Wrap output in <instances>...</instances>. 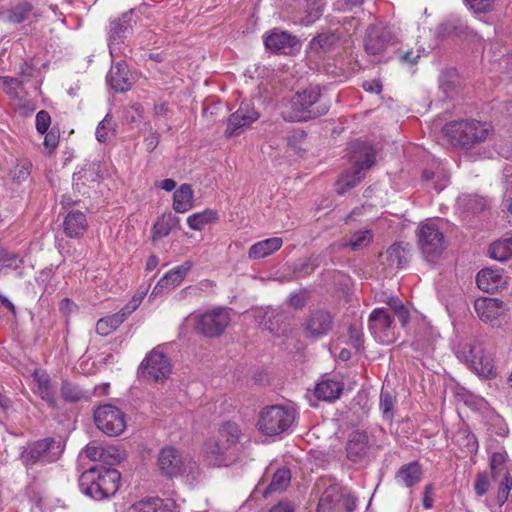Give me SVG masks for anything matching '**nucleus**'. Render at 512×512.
Here are the masks:
<instances>
[{
	"instance_id": "nucleus-6",
	"label": "nucleus",
	"mask_w": 512,
	"mask_h": 512,
	"mask_svg": "<svg viewBox=\"0 0 512 512\" xmlns=\"http://www.w3.org/2000/svg\"><path fill=\"white\" fill-rule=\"evenodd\" d=\"M295 410L285 405H270L259 412L257 428L266 436H277L286 432L294 423Z\"/></svg>"
},
{
	"instance_id": "nucleus-36",
	"label": "nucleus",
	"mask_w": 512,
	"mask_h": 512,
	"mask_svg": "<svg viewBox=\"0 0 512 512\" xmlns=\"http://www.w3.org/2000/svg\"><path fill=\"white\" fill-rule=\"evenodd\" d=\"M33 7L28 2H21L2 13L3 19L12 24L24 22L30 16Z\"/></svg>"
},
{
	"instance_id": "nucleus-24",
	"label": "nucleus",
	"mask_w": 512,
	"mask_h": 512,
	"mask_svg": "<svg viewBox=\"0 0 512 512\" xmlns=\"http://www.w3.org/2000/svg\"><path fill=\"white\" fill-rule=\"evenodd\" d=\"M107 82L116 92H125L131 88L132 77L129 75L125 61L120 60L112 65L107 74Z\"/></svg>"
},
{
	"instance_id": "nucleus-37",
	"label": "nucleus",
	"mask_w": 512,
	"mask_h": 512,
	"mask_svg": "<svg viewBox=\"0 0 512 512\" xmlns=\"http://www.w3.org/2000/svg\"><path fill=\"white\" fill-rule=\"evenodd\" d=\"M489 255L492 259L504 262L512 257V237L493 242L489 247Z\"/></svg>"
},
{
	"instance_id": "nucleus-56",
	"label": "nucleus",
	"mask_w": 512,
	"mask_h": 512,
	"mask_svg": "<svg viewBox=\"0 0 512 512\" xmlns=\"http://www.w3.org/2000/svg\"><path fill=\"white\" fill-rule=\"evenodd\" d=\"M317 266L318 263L311 258L301 259L294 264V272L300 275H306L311 273Z\"/></svg>"
},
{
	"instance_id": "nucleus-64",
	"label": "nucleus",
	"mask_w": 512,
	"mask_h": 512,
	"mask_svg": "<svg viewBox=\"0 0 512 512\" xmlns=\"http://www.w3.org/2000/svg\"><path fill=\"white\" fill-rule=\"evenodd\" d=\"M152 509V498H149L132 504L125 512H152Z\"/></svg>"
},
{
	"instance_id": "nucleus-32",
	"label": "nucleus",
	"mask_w": 512,
	"mask_h": 512,
	"mask_svg": "<svg viewBox=\"0 0 512 512\" xmlns=\"http://www.w3.org/2000/svg\"><path fill=\"white\" fill-rule=\"evenodd\" d=\"M422 470L418 462L403 465L396 473L398 483L407 488L414 486L421 480Z\"/></svg>"
},
{
	"instance_id": "nucleus-62",
	"label": "nucleus",
	"mask_w": 512,
	"mask_h": 512,
	"mask_svg": "<svg viewBox=\"0 0 512 512\" xmlns=\"http://www.w3.org/2000/svg\"><path fill=\"white\" fill-rule=\"evenodd\" d=\"M458 24L454 23H444L441 24L439 27V32L443 36H453V35H459L462 32L463 26L459 21H457Z\"/></svg>"
},
{
	"instance_id": "nucleus-12",
	"label": "nucleus",
	"mask_w": 512,
	"mask_h": 512,
	"mask_svg": "<svg viewBox=\"0 0 512 512\" xmlns=\"http://www.w3.org/2000/svg\"><path fill=\"white\" fill-rule=\"evenodd\" d=\"M368 327L374 339L384 345L393 343L397 338V328L386 308H375L369 315Z\"/></svg>"
},
{
	"instance_id": "nucleus-48",
	"label": "nucleus",
	"mask_w": 512,
	"mask_h": 512,
	"mask_svg": "<svg viewBox=\"0 0 512 512\" xmlns=\"http://www.w3.org/2000/svg\"><path fill=\"white\" fill-rule=\"evenodd\" d=\"M147 289H142L135 293L133 297L128 301V303L119 311L117 312L119 315L122 316L123 320L132 314L142 303L144 297L147 294Z\"/></svg>"
},
{
	"instance_id": "nucleus-4",
	"label": "nucleus",
	"mask_w": 512,
	"mask_h": 512,
	"mask_svg": "<svg viewBox=\"0 0 512 512\" xmlns=\"http://www.w3.org/2000/svg\"><path fill=\"white\" fill-rule=\"evenodd\" d=\"M241 429L234 422H225L219 428L217 439H210L204 444L206 454L214 456L218 464L232 460L239 451Z\"/></svg>"
},
{
	"instance_id": "nucleus-52",
	"label": "nucleus",
	"mask_w": 512,
	"mask_h": 512,
	"mask_svg": "<svg viewBox=\"0 0 512 512\" xmlns=\"http://www.w3.org/2000/svg\"><path fill=\"white\" fill-rule=\"evenodd\" d=\"M456 78L457 74L455 69H447L443 71L440 75V88L443 89L444 93L447 94L448 96L450 90L456 83Z\"/></svg>"
},
{
	"instance_id": "nucleus-34",
	"label": "nucleus",
	"mask_w": 512,
	"mask_h": 512,
	"mask_svg": "<svg viewBox=\"0 0 512 512\" xmlns=\"http://www.w3.org/2000/svg\"><path fill=\"white\" fill-rule=\"evenodd\" d=\"M218 212L207 208L203 211L193 213L187 218V225L194 231H201L205 226L218 221Z\"/></svg>"
},
{
	"instance_id": "nucleus-19",
	"label": "nucleus",
	"mask_w": 512,
	"mask_h": 512,
	"mask_svg": "<svg viewBox=\"0 0 512 512\" xmlns=\"http://www.w3.org/2000/svg\"><path fill=\"white\" fill-rule=\"evenodd\" d=\"M508 306L502 300L490 297H480L474 302V310L481 321L494 323L508 311Z\"/></svg>"
},
{
	"instance_id": "nucleus-10",
	"label": "nucleus",
	"mask_w": 512,
	"mask_h": 512,
	"mask_svg": "<svg viewBox=\"0 0 512 512\" xmlns=\"http://www.w3.org/2000/svg\"><path fill=\"white\" fill-rule=\"evenodd\" d=\"M191 320L198 333L207 337H217L224 332L231 318L227 309L215 308L192 315Z\"/></svg>"
},
{
	"instance_id": "nucleus-53",
	"label": "nucleus",
	"mask_w": 512,
	"mask_h": 512,
	"mask_svg": "<svg viewBox=\"0 0 512 512\" xmlns=\"http://www.w3.org/2000/svg\"><path fill=\"white\" fill-rule=\"evenodd\" d=\"M152 512H178L177 505L172 499L152 498Z\"/></svg>"
},
{
	"instance_id": "nucleus-55",
	"label": "nucleus",
	"mask_w": 512,
	"mask_h": 512,
	"mask_svg": "<svg viewBox=\"0 0 512 512\" xmlns=\"http://www.w3.org/2000/svg\"><path fill=\"white\" fill-rule=\"evenodd\" d=\"M387 257L392 265L396 264L398 267L401 266L404 258V249L402 248L401 244H392L387 249Z\"/></svg>"
},
{
	"instance_id": "nucleus-21",
	"label": "nucleus",
	"mask_w": 512,
	"mask_h": 512,
	"mask_svg": "<svg viewBox=\"0 0 512 512\" xmlns=\"http://www.w3.org/2000/svg\"><path fill=\"white\" fill-rule=\"evenodd\" d=\"M264 44L266 49L286 55L292 54L300 47L299 41L295 36L277 29L271 31V33L264 38Z\"/></svg>"
},
{
	"instance_id": "nucleus-50",
	"label": "nucleus",
	"mask_w": 512,
	"mask_h": 512,
	"mask_svg": "<svg viewBox=\"0 0 512 512\" xmlns=\"http://www.w3.org/2000/svg\"><path fill=\"white\" fill-rule=\"evenodd\" d=\"M324 5L320 0L314 1L307 5L306 16L303 19L305 25L314 23L323 13Z\"/></svg>"
},
{
	"instance_id": "nucleus-27",
	"label": "nucleus",
	"mask_w": 512,
	"mask_h": 512,
	"mask_svg": "<svg viewBox=\"0 0 512 512\" xmlns=\"http://www.w3.org/2000/svg\"><path fill=\"white\" fill-rule=\"evenodd\" d=\"M368 450V436L364 431L354 430L348 437L346 446L347 457L357 462L361 460Z\"/></svg>"
},
{
	"instance_id": "nucleus-14",
	"label": "nucleus",
	"mask_w": 512,
	"mask_h": 512,
	"mask_svg": "<svg viewBox=\"0 0 512 512\" xmlns=\"http://www.w3.org/2000/svg\"><path fill=\"white\" fill-rule=\"evenodd\" d=\"M132 18L133 13L127 12L110 24L108 45L113 60L120 56L127 57L128 53L131 52L125 45V38L132 28Z\"/></svg>"
},
{
	"instance_id": "nucleus-61",
	"label": "nucleus",
	"mask_w": 512,
	"mask_h": 512,
	"mask_svg": "<svg viewBox=\"0 0 512 512\" xmlns=\"http://www.w3.org/2000/svg\"><path fill=\"white\" fill-rule=\"evenodd\" d=\"M465 2L475 13H483L492 8L494 0H465Z\"/></svg>"
},
{
	"instance_id": "nucleus-3",
	"label": "nucleus",
	"mask_w": 512,
	"mask_h": 512,
	"mask_svg": "<svg viewBox=\"0 0 512 512\" xmlns=\"http://www.w3.org/2000/svg\"><path fill=\"white\" fill-rule=\"evenodd\" d=\"M350 160L354 162L351 171L345 172L337 182V193L343 195L360 183L365 173L375 162L374 149L365 142L356 141L350 145Z\"/></svg>"
},
{
	"instance_id": "nucleus-28",
	"label": "nucleus",
	"mask_w": 512,
	"mask_h": 512,
	"mask_svg": "<svg viewBox=\"0 0 512 512\" xmlns=\"http://www.w3.org/2000/svg\"><path fill=\"white\" fill-rule=\"evenodd\" d=\"M283 245V240L280 237H271L259 241L253 244L249 251L248 257L251 260H259L266 258L276 251H278Z\"/></svg>"
},
{
	"instance_id": "nucleus-59",
	"label": "nucleus",
	"mask_w": 512,
	"mask_h": 512,
	"mask_svg": "<svg viewBox=\"0 0 512 512\" xmlns=\"http://www.w3.org/2000/svg\"><path fill=\"white\" fill-rule=\"evenodd\" d=\"M439 178V180H437L433 186V188L439 193L440 191H442L444 189V187L447 185L448 183V177L445 175V174H442L441 176L438 175L437 173L435 172H431V171H428V170H425L423 172V178L426 180V181H430V180H435V178Z\"/></svg>"
},
{
	"instance_id": "nucleus-11",
	"label": "nucleus",
	"mask_w": 512,
	"mask_h": 512,
	"mask_svg": "<svg viewBox=\"0 0 512 512\" xmlns=\"http://www.w3.org/2000/svg\"><path fill=\"white\" fill-rule=\"evenodd\" d=\"M457 357L464 361L475 373L483 378L495 376L494 364L490 355L485 354L480 346L469 343L460 345Z\"/></svg>"
},
{
	"instance_id": "nucleus-30",
	"label": "nucleus",
	"mask_w": 512,
	"mask_h": 512,
	"mask_svg": "<svg viewBox=\"0 0 512 512\" xmlns=\"http://www.w3.org/2000/svg\"><path fill=\"white\" fill-rule=\"evenodd\" d=\"M33 379L36 383V393L44 400L50 407L56 406L55 393L52 388L49 376L40 371L33 373Z\"/></svg>"
},
{
	"instance_id": "nucleus-38",
	"label": "nucleus",
	"mask_w": 512,
	"mask_h": 512,
	"mask_svg": "<svg viewBox=\"0 0 512 512\" xmlns=\"http://www.w3.org/2000/svg\"><path fill=\"white\" fill-rule=\"evenodd\" d=\"M23 259L19 255L8 251L0 243V276L7 274L8 269H19Z\"/></svg>"
},
{
	"instance_id": "nucleus-41",
	"label": "nucleus",
	"mask_w": 512,
	"mask_h": 512,
	"mask_svg": "<svg viewBox=\"0 0 512 512\" xmlns=\"http://www.w3.org/2000/svg\"><path fill=\"white\" fill-rule=\"evenodd\" d=\"M24 82L17 77H0V86L11 99H20Z\"/></svg>"
},
{
	"instance_id": "nucleus-40",
	"label": "nucleus",
	"mask_w": 512,
	"mask_h": 512,
	"mask_svg": "<svg viewBox=\"0 0 512 512\" xmlns=\"http://www.w3.org/2000/svg\"><path fill=\"white\" fill-rule=\"evenodd\" d=\"M124 322L121 315L115 313L99 319L96 323V333L100 336H108Z\"/></svg>"
},
{
	"instance_id": "nucleus-7",
	"label": "nucleus",
	"mask_w": 512,
	"mask_h": 512,
	"mask_svg": "<svg viewBox=\"0 0 512 512\" xmlns=\"http://www.w3.org/2000/svg\"><path fill=\"white\" fill-rule=\"evenodd\" d=\"M419 248L425 259L434 262L446 249V240L438 223L433 219L423 221L417 231Z\"/></svg>"
},
{
	"instance_id": "nucleus-57",
	"label": "nucleus",
	"mask_w": 512,
	"mask_h": 512,
	"mask_svg": "<svg viewBox=\"0 0 512 512\" xmlns=\"http://www.w3.org/2000/svg\"><path fill=\"white\" fill-rule=\"evenodd\" d=\"M512 489V477L509 475H505L503 480L501 481L498 489L497 501L500 504H503L508 499V495L510 490Z\"/></svg>"
},
{
	"instance_id": "nucleus-9",
	"label": "nucleus",
	"mask_w": 512,
	"mask_h": 512,
	"mask_svg": "<svg viewBox=\"0 0 512 512\" xmlns=\"http://www.w3.org/2000/svg\"><path fill=\"white\" fill-rule=\"evenodd\" d=\"M158 467L163 475L169 478L190 476L196 469V462L183 457L174 447H164L159 452Z\"/></svg>"
},
{
	"instance_id": "nucleus-17",
	"label": "nucleus",
	"mask_w": 512,
	"mask_h": 512,
	"mask_svg": "<svg viewBox=\"0 0 512 512\" xmlns=\"http://www.w3.org/2000/svg\"><path fill=\"white\" fill-rule=\"evenodd\" d=\"M476 283L480 290L496 293L507 287L509 276L502 268H483L476 275Z\"/></svg>"
},
{
	"instance_id": "nucleus-54",
	"label": "nucleus",
	"mask_w": 512,
	"mask_h": 512,
	"mask_svg": "<svg viewBox=\"0 0 512 512\" xmlns=\"http://www.w3.org/2000/svg\"><path fill=\"white\" fill-rule=\"evenodd\" d=\"M111 133V117L107 114L96 128V139L104 143L109 139Z\"/></svg>"
},
{
	"instance_id": "nucleus-2",
	"label": "nucleus",
	"mask_w": 512,
	"mask_h": 512,
	"mask_svg": "<svg viewBox=\"0 0 512 512\" xmlns=\"http://www.w3.org/2000/svg\"><path fill=\"white\" fill-rule=\"evenodd\" d=\"M328 109V105L321 100L320 87L311 85L292 97L290 112L285 115V119L307 121L326 114Z\"/></svg>"
},
{
	"instance_id": "nucleus-20",
	"label": "nucleus",
	"mask_w": 512,
	"mask_h": 512,
	"mask_svg": "<svg viewBox=\"0 0 512 512\" xmlns=\"http://www.w3.org/2000/svg\"><path fill=\"white\" fill-rule=\"evenodd\" d=\"M339 488L336 486L327 489L321 496L318 504V512H326V510L332 509L337 504L342 503L346 511L351 512L355 510L356 498L349 491H343L339 494Z\"/></svg>"
},
{
	"instance_id": "nucleus-45",
	"label": "nucleus",
	"mask_w": 512,
	"mask_h": 512,
	"mask_svg": "<svg viewBox=\"0 0 512 512\" xmlns=\"http://www.w3.org/2000/svg\"><path fill=\"white\" fill-rule=\"evenodd\" d=\"M61 396L66 402H78L85 397L84 391L76 384L64 381L61 386Z\"/></svg>"
},
{
	"instance_id": "nucleus-43",
	"label": "nucleus",
	"mask_w": 512,
	"mask_h": 512,
	"mask_svg": "<svg viewBox=\"0 0 512 512\" xmlns=\"http://www.w3.org/2000/svg\"><path fill=\"white\" fill-rule=\"evenodd\" d=\"M101 451V462L110 466L120 463L125 457L124 452L114 445L102 444Z\"/></svg>"
},
{
	"instance_id": "nucleus-63",
	"label": "nucleus",
	"mask_w": 512,
	"mask_h": 512,
	"mask_svg": "<svg viewBox=\"0 0 512 512\" xmlns=\"http://www.w3.org/2000/svg\"><path fill=\"white\" fill-rule=\"evenodd\" d=\"M489 489V480L486 474H479L477 476L474 490L477 496L481 497L487 493Z\"/></svg>"
},
{
	"instance_id": "nucleus-8",
	"label": "nucleus",
	"mask_w": 512,
	"mask_h": 512,
	"mask_svg": "<svg viewBox=\"0 0 512 512\" xmlns=\"http://www.w3.org/2000/svg\"><path fill=\"white\" fill-rule=\"evenodd\" d=\"M63 449L61 442L48 437L29 443L21 453V460L26 466L52 463L59 459Z\"/></svg>"
},
{
	"instance_id": "nucleus-15",
	"label": "nucleus",
	"mask_w": 512,
	"mask_h": 512,
	"mask_svg": "<svg viewBox=\"0 0 512 512\" xmlns=\"http://www.w3.org/2000/svg\"><path fill=\"white\" fill-rule=\"evenodd\" d=\"M140 372L148 381L163 382L170 376L172 365L168 357L159 348H155L142 361Z\"/></svg>"
},
{
	"instance_id": "nucleus-18",
	"label": "nucleus",
	"mask_w": 512,
	"mask_h": 512,
	"mask_svg": "<svg viewBox=\"0 0 512 512\" xmlns=\"http://www.w3.org/2000/svg\"><path fill=\"white\" fill-rule=\"evenodd\" d=\"M193 265L192 261L187 260L166 272L153 288L150 298L157 297L179 286L188 272L193 268Z\"/></svg>"
},
{
	"instance_id": "nucleus-16",
	"label": "nucleus",
	"mask_w": 512,
	"mask_h": 512,
	"mask_svg": "<svg viewBox=\"0 0 512 512\" xmlns=\"http://www.w3.org/2000/svg\"><path fill=\"white\" fill-rule=\"evenodd\" d=\"M258 118L259 113L255 110L253 103L243 101L239 108L229 116L224 135L227 138L237 136L241 134L245 128L257 121Z\"/></svg>"
},
{
	"instance_id": "nucleus-13",
	"label": "nucleus",
	"mask_w": 512,
	"mask_h": 512,
	"mask_svg": "<svg viewBox=\"0 0 512 512\" xmlns=\"http://www.w3.org/2000/svg\"><path fill=\"white\" fill-rule=\"evenodd\" d=\"M94 421L98 429L108 436H118L126 428L124 412L111 404L99 406L94 412Z\"/></svg>"
},
{
	"instance_id": "nucleus-47",
	"label": "nucleus",
	"mask_w": 512,
	"mask_h": 512,
	"mask_svg": "<svg viewBox=\"0 0 512 512\" xmlns=\"http://www.w3.org/2000/svg\"><path fill=\"white\" fill-rule=\"evenodd\" d=\"M386 303L393 310L402 326H406L410 320V313L402 301L398 297H389Z\"/></svg>"
},
{
	"instance_id": "nucleus-35",
	"label": "nucleus",
	"mask_w": 512,
	"mask_h": 512,
	"mask_svg": "<svg viewBox=\"0 0 512 512\" xmlns=\"http://www.w3.org/2000/svg\"><path fill=\"white\" fill-rule=\"evenodd\" d=\"M437 337L438 334L432 328L425 327L422 331L417 332L412 346L416 351L430 354L434 350Z\"/></svg>"
},
{
	"instance_id": "nucleus-42",
	"label": "nucleus",
	"mask_w": 512,
	"mask_h": 512,
	"mask_svg": "<svg viewBox=\"0 0 512 512\" xmlns=\"http://www.w3.org/2000/svg\"><path fill=\"white\" fill-rule=\"evenodd\" d=\"M340 41V37L336 33H322L311 41L313 48H320L323 51H330L334 49Z\"/></svg>"
},
{
	"instance_id": "nucleus-39",
	"label": "nucleus",
	"mask_w": 512,
	"mask_h": 512,
	"mask_svg": "<svg viewBox=\"0 0 512 512\" xmlns=\"http://www.w3.org/2000/svg\"><path fill=\"white\" fill-rule=\"evenodd\" d=\"M291 480V473L286 468L278 469L272 478V481L270 485L268 486L267 490L264 492V496H268L269 494H272L274 492H282L284 491L287 486L289 485Z\"/></svg>"
},
{
	"instance_id": "nucleus-22",
	"label": "nucleus",
	"mask_w": 512,
	"mask_h": 512,
	"mask_svg": "<svg viewBox=\"0 0 512 512\" xmlns=\"http://www.w3.org/2000/svg\"><path fill=\"white\" fill-rule=\"evenodd\" d=\"M333 326V319L329 312L318 310L308 317L304 329L307 337L319 338L329 333Z\"/></svg>"
},
{
	"instance_id": "nucleus-5",
	"label": "nucleus",
	"mask_w": 512,
	"mask_h": 512,
	"mask_svg": "<svg viewBox=\"0 0 512 512\" xmlns=\"http://www.w3.org/2000/svg\"><path fill=\"white\" fill-rule=\"evenodd\" d=\"M445 133L455 144L471 147L488 139L492 127L486 122L465 119L448 123L445 126Z\"/></svg>"
},
{
	"instance_id": "nucleus-44",
	"label": "nucleus",
	"mask_w": 512,
	"mask_h": 512,
	"mask_svg": "<svg viewBox=\"0 0 512 512\" xmlns=\"http://www.w3.org/2000/svg\"><path fill=\"white\" fill-rule=\"evenodd\" d=\"M395 397L390 391L383 390L380 394L379 408L382 413V417L391 422L393 420V408H394Z\"/></svg>"
},
{
	"instance_id": "nucleus-60",
	"label": "nucleus",
	"mask_w": 512,
	"mask_h": 512,
	"mask_svg": "<svg viewBox=\"0 0 512 512\" xmlns=\"http://www.w3.org/2000/svg\"><path fill=\"white\" fill-rule=\"evenodd\" d=\"M101 447L102 444H98L96 442H90L88 443L83 452L87 458H89L92 461H99L101 462Z\"/></svg>"
},
{
	"instance_id": "nucleus-46",
	"label": "nucleus",
	"mask_w": 512,
	"mask_h": 512,
	"mask_svg": "<svg viewBox=\"0 0 512 512\" xmlns=\"http://www.w3.org/2000/svg\"><path fill=\"white\" fill-rule=\"evenodd\" d=\"M32 164L27 159L19 160L10 171V177L13 181L21 183L28 179L31 173Z\"/></svg>"
},
{
	"instance_id": "nucleus-29",
	"label": "nucleus",
	"mask_w": 512,
	"mask_h": 512,
	"mask_svg": "<svg viewBox=\"0 0 512 512\" xmlns=\"http://www.w3.org/2000/svg\"><path fill=\"white\" fill-rule=\"evenodd\" d=\"M194 207V192L189 184H182L173 194V209L177 213H186Z\"/></svg>"
},
{
	"instance_id": "nucleus-25",
	"label": "nucleus",
	"mask_w": 512,
	"mask_h": 512,
	"mask_svg": "<svg viewBox=\"0 0 512 512\" xmlns=\"http://www.w3.org/2000/svg\"><path fill=\"white\" fill-rule=\"evenodd\" d=\"M88 222L85 213L71 210L63 220V230L69 238H79L86 232Z\"/></svg>"
},
{
	"instance_id": "nucleus-58",
	"label": "nucleus",
	"mask_w": 512,
	"mask_h": 512,
	"mask_svg": "<svg viewBox=\"0 0 512 512\" xmlns=\"http://www.w3.org/2000/svg\"><path fill=\"white\" fill-rule=\"evenodd\" d=\"M36 129L40 134H45L51 124V117L45 110H41L36 114Z\"/></svg>"
},
{
	"instance_id": "nucleus-31",
	"label": "nucleus",
	"mask_w": 512,
	"mask_h": 512,
	"mask_svg": "<svg viewBox=\"0 0 512 512\" xmlns=\"http://www.w3.org/2000/svg\"><path fill=\"white\" fill-rule=\"evenodd\" d=\"M343 391V383L338 380L327 379L319 382L315 387V396L324 401L337 399Z\"/></svg>"
},
{
	"instance_id": "nucleus-26",
	"label": "nucleus",
	"mask_w": 512,
	"mask_h": 512,
	"mask_svg": "<svg viewBox=\"0 0 512 512\" xmlns=\"http://www.w3.org/2000/svg\"><path fill=\"white\" fill-rule=\"evenodd\" d=\"M254 317L260 325L276 335L280 334L281 324L285 320L283 312L273 308L257 309L254 313Z\"/></svg>"
},
{
	"instance_id": "nucleus-49",
	"label": "nucleus",
	"mask_w": 512,
	"mask_h": 512,
	"mask_svg": "<svg viewBox=\"0 0 512 512\" xmlns=\"http://www.w3.org/2000/svg\"><path fill=\"white\" fill-rule=\"evenodd\" d=\"M373 235L370 230H363L355 232L349 243V245L353 250L360 249L366 247L372 240Z\"/></svg>"
},
{
	"instance_id": "nucleus-23",
	"label": "nucleus",
	"mask_w": 512,
	"mask_h": 512,
	"mask_svg": "<svg viewBox=\"0 0 512 512\" xmlns=\"http://www.w3.org/2000/svg\"><path fill=\"white\" fill-rule=\"evenodd\" d=\"M389 41V31L380 26H371L366 32L364 48L368 54L378 55L385 50Z\"/></svg>"
},
{
	"instance_id": "nucleus-1",
	"label": "nucleus",
	"mask_w": 512,
	"mask_h": 512,
	"mask_svg": "<svg viewBox=\"0 0 512 512\" xmlns=\"http://www.w3.org/2000/svg\"><path fill=\"white\" fill-rule=\"evenodd\" d=\"M121 475L114 468L101 465L85 470L79 478V487L83 494L100 501L110 498L119 489Z\"/></svg>"
},
{
	"instance_id": "nucleus-33",
	"label": "nucleus",
	"mask_w": 512,
	"mask_h": 512,
	"mask_svg": "<svg viewBox=\"0 0 512 512\" xmlns=\"http://www.w3.org/2000/svg\"><path fill=\"white\" fill-rule=\"evenodd\" d=\"M178 222L179 219L171 213L158 217L152 227V240L158 241L168 236Z\"/></svg>"
},
{
	"instance_id": "nucleus-51",
	"label": "nucleus",
	"mask_w": 512,
	"mask_h": 512,
	"mask_svg": "<svg viewBox=\"0 0 512 512\" xmlns=\"http://www.w3.org/2000/svg\"><path fill=\"white\" fill-rule=\"evenodd\" d=\"M489 429L498 436L505 437L507 436L509 429L505 420L498 414L492 412L490 421H489Z\"/></svg>"
}]
</instances>
